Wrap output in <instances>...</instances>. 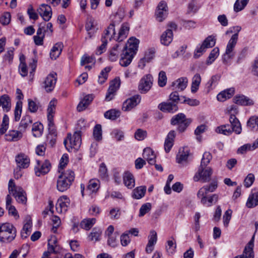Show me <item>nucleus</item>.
<instances>
[{
	"label": "nucleus",
	"mask_w": 258,
	"mask_h": 258,
	"mask_svg": "<svg viewBox=\"0 0 258 258\" xmlns=\"http://www.w3.org/2000/svg\"><path fill=\"white\" fill-rule=\"evenodd\" d=\"M167 82V77L166 73L164 71H161L159 74L158 85L160 87L165 86Z\"/></svg>",
	"instance_id": "680f3d73"
},
{
	"label": "nucleus",
	"mask_w": 258,
	"mask_h": 258,
	"mask_svg": "<svg viewBox=\"0 0 258 258\" xmlns=\"http://www.w3.org/2000/svg\"><path fill=\"white\" fill-rule=\"evenodd\" d=\"M43 130V124L40 122H35L33 124L32 131L35 137H39L42 135Z\"/></svg>",
	"instance_id": "79ce46f5"
},
{
	"label": "nucleus",
	"mask_w": 258,
	"mask_h": 258,
	"mask_svg": "<svg viewBox=\"0 0 258 258\" xmlns=\"http://www.w3.org/2000/svg\"><path fill=\"white\" fill-rule=\"evenodd\" d=\"M188 80L186 77L179 78L172 83V86L174 90L183 91L187 86Z\"/></svg>",
	"instance_id": "cd10ccee"
},
{
	"label": "nucleus",
	"mask_w": 258,
	"mask_h": 258,
	"mask_svg": "<svg viewBox=\"0 0 258 258\" xmlns=\"http://www.w3.org/2000/svg\"><path fill=\"white\" fill-rule=\"evenodd\" d=\"M2 106L4 110L8 112L10 110L11 104V99L8 95L4 94L0 97V106Z\"/></svg>",
	"instance_id": "c9c22d12"
},
{
	"label": "nucleus",
	"mask_w": 258,
	"mask_h": 258,
	"mask_svg": "<svg viewBox=\"0 0 258 258\" xmlns=\"http://www.w3.org/2000/svg\"><path fill=\"white\" fill-rule=\"evenodd\" d=\"M229 121L231 125L228 124L221 125L216 128V132L226 136H229L233 132H235L236 134H240L241 133L242 128L238 118L234 115L231 114Z\"/></svg>",
	"instance_id": "7ed1b4c3"
},
{
	"label": "nucleus",
	"mask_w": 258,
	"mask_h": 258,
	"mask_svg": "<svg viewBox=\"0 0 258 258\" xmlns=\"http://www.w3.org/2000/svg\"><path fill=\"white\" fill-rule=\"evenodd\" d=\"M201 77L200 74H196L192 79L191 91L192 93L196 92L199 89V86L201 82Z\"/></svg>",
	"instance_id": "58836bf2"
},
{
	"label": "nucleus",
	"mask_w": 258,
	"mask_h": 258,
	"mask_svg": "<svg viewBox=\"0 0 258 258\" xmlns=\"http://www.w3.org/2000/svg\"><path fill=\"white\" fill-rule=\"evenodd\" d=\"M215 43L216 39L212 36H209L204 41L203 43L207 48L213 47Z\"/></svg>",
	"instance_id": "69168bd1"
},
{
	"label": "nucleus",
	"mask_w": 258,
	"mask_h": 258,
	"mask_svg": "<svg viewBox=\"0 0 258 258\" xmlns=\"http://www.w3.org/2000/svg\"><path fill=\"white\" fill-rule=\"evenodd\" d=\"M129 31V26L127 24H123L120 29L118 34L115 35V40L118 42L122 41L125 39Z\"/></svg>",
	"instance_id": "2f4dec72"
},
{
	"label": "nucleus",
	"mask_w": 258,
	"mask_h": 258,
	"mask_svg": "<svg viewBox=\"0 0 258 258\" xmlns=\"http://www.w3.org/2000/svg\"><path fill=\"white\" fill-rule=\"evenodd\" d=\"M121 48V45L119 43L111 48L108 51L109 59L111 61H116L118 58Z\"/></svg>",
	"instance_id": "6ab92c4d"
},
{
	"label": "nucleus",
	"mask_w": 258,
	"mask_h": 258,
	"mask_svg": "<svg viewBox=\"0 0 258 258\" xmlns=\"http://www.w3.org/2000/svg\"><path fill=\"white\" fill-rule=\"evenodd\" d=\"M157 241V235L155 230H151L148 236V242L146 247V251L148 253H151L154 248V245Z\"/></svg>",
	"instance_id": "a211bd4d"
},
{
	"label": "nucleus",
	"mask_w": 258,
	"mask_h": 258,
	"mask_svg": "<svg viewBox=\"0 0 258 258\" xmlns=\"http://www.w3.org/2000/svg\"><path fill=\"white\" fill-rule=\"evenodd\" d=\"M120 111L115 109H111L104 113V117L106 118L115 120L120 116Z\"/></svg>",
	"instance_id": "49530a36"
},
{
	"label": "nucleus",
	"mask_w": 258,
	"mask_h": 258,
	"mask_svg": "<svg viewBox=\"0 0 258 258\" xmlns=\"http://www.w3.org/2000/svg\"><path fill=\"white\" fill-rule=\"evenodd\" d=\"M151 208L152 205L150 203H147L143 204L140 209L139 216H144L146 213H148L151 210Z\"/></svg>",
	"instance_id": "13d9d810"
},
{
	"label": "nucleus",
	"mask_w": 258,
	"mask_h": 258,
	"mask_svg": "<svg viewBox=\"0 0 258 258\" xmlns=\"http://www.w3.org/2000/svg\"><path fill=\"white\" fill-rule=\"evenodd\" d=\"M119 85L120 83L119 81L116 79H114L111 82L107 91L115 94V92L119 88Z\"/></svg>",
	"instance_id": "e2e57ef3"
},
{
	"label": "nucleus",
	"mask_w": 258,
	"mask_h": 258,
	"mask_svg": "<svg viewBox=\"0 0 258 258\" xmlns=\"http://www.w3.org/2000/svg\"><path fill=\"white\" fill-rule=\"evenodd\" d=\"M101 40L102 42L101 45L98 46L95 51V54L98 55H101L106 51L108 43L107 38H105L104 37H101Z\"/></svg>",
	"instance_id": "a18cd8bd"
},
{
	"label": "nucleus",
	"mask_w": 258,
	"mask_h": 258,
	"mask_svg": "<svg viewBox=\"0 0 258 258\" xmlns=\"http://www.w3.org/2000/svg\"><path fill=\"white\" fill-rule=\"evenodd\" d=\"M212 158V156L210 152H205L204 153L201 165L194 176L195 181H201L203 182H207L211 180L213 170L210 167L208 166V165Z\"/></svg>",
	"instance_id": "f257e3e1"
},
{
	"label": "nucleus",
	"mask_w": 258,
	"mask_h": 258,
	"mask_svg": "<svg viewBox=\"0 0 258 258\" xmlns=\"http://www.w3.org/2000/svg\"><path fill=\"white\" fill-rule=\"evenodd\" d=\"M219 54V50L218 47H215L210 53L207 60V64H211L214 62Z\"/></svg>",
	"instance_id": "8fccbe9b"
},
{
	"label": "nucleus",
	"mask_w": 258,
	"mask_h": 258,
	"mask_svg": "<svg viewBox=\"0 0 258 258\" xmlns=\"http://www.w3.org/2000/svg\"><path fill=\"white\" fill-rule=\"evenodd\" d=\"M176 244L175 239L173 237H171L167 241V245L166 246V250L168 252L172 254L176 249Z\"/></svg>",
	"instance_id": "603ef678"
},
{
	"label": "nucleus",
	"mask_w": 258,
	"mask_h": 258,
	"mask_svg": "<svg viewBox=\"0 0 258 258\" xmlns=\"http://www.w3.org/2000/svg\"><path fill=\"white\" fill-rule=\"evenodd\" d=\"M247 125L251 129L255 126L258 128V116H252L247 121Z\"/></svg>",
	"instance_id": "338daca9"
},
{
	"label": "nucleus",
	"mask_w": 258,
	"mask_h": 258,
	"mask_svg": "<svg viewBox=\"0 0 258 258\" xmlns=\"http://www.w3.org/2000/svg\"><path fill=\"white\" fill-rule=\"evenodd\" d=\"M16 229L13 225L9 223L2 224L0 231V241L3 242H11L16 237Z\"/></svg>",
	"instance_id": "423d86ee"
},
{
	"label": "nucleus",
	"mask_w": 258,
	"mask_h": 258,
	"mask_svg": "<svg viewBox=\"0 0 258 258\" xmlns=\"http://www.w3.org/2000/svg\"><path fill=\"white\" fill-rule=\"evenodd\" d=\"M100 187V181L97 179H91L87 187V190L90 194L96 192Z\"/></svg>",
	"instance_id": "4c0bfd02"
},
{
	"label": "nucleus",
	"mask_w": 258,
	"mask_h": 258,
	"mask_svg": "<svg viewBox=\"0 0 258 258\" xmlns=\"http://www.w3.org/2000/svg\"><path fill=\"white\" fill-rule=\"evenodd\" d=\"M256 148L255 144L251 145L249 144H245L240 147L237 150V153L240 154H244L247 151L253 150Z\"/></svg>",
	"instance_id": "5fc2aeb1"
},
{
	"label": "nucleus",
	"mask_w": 258,
	"mask_h": 258,
	"mask_svg": "<svg viewBox=\"0 0 258 258\" xmlns=\"http://www.w3.org/2000/svg\"><path fill=\"white\" fill-rule=\"evenodd\" d=\"M75 175L74 172L70 169L60 174L57 180V189L61 192L67 190L72 184Z\"/></svg>",
	"instance_id": "20e7f679"
},
{
	"label": "nucleus",
	"mask_w": 258,
	"mask_h": 258,
	"mask_svg": "<svg viewBox=\"0 0 258 258\" xmlns=\"http://www.w3.org/2000/svg\"><path fill=\"white\" fill-rule=\"evenodd\" d=\"M56 243L57 240L55 237H53L52 239H50L48 240V251L50 253H56Z\"/></svg>",
	"instance_id": "052dcab7"
},
{
	"label": "nucleus",
	"mask_w": 258,
	"mask_h": 258,
	"mask_svg": "<svg viewBox=\"0 0 258 258\" xmlns=\"http://www.w3.org/2000/svg\"><path fill=\"white\" fill-rule=\"evenodd\" d=\"M141 99V96L139 95H136L126 99L123 103L122 110L124 111H130L140 102Z\"/></svg>",
	"instance_id": "ddd939ff"
},
{
	"label": "nucleus",
	"mask_w": 258,
	"mask_h": 258,
	"mask_svg": "<svg viewBox=\"0 0 258 258\" xmlns=\"http://www.w3.org/2000/svg\"><path fill=\"white\" fill-rule=\"evenodd\" d=\"M63 44L61 42L55 43L51 48L50 52V57L52 59H56L61 53Z\"/></svg>",
	"instance_id": "7c9ffc66"
},
{
	"label": "nucleus",
	"mask_w": 258,
	"mask_h": 258,
	"mask_svg": "<svg viewBox=\"0 0 258 258\" xmlns=\"http://www.w3.org/2000/svg\"><path fill=\"white\" fill-rule=\"evenodd\" d=\"M16 162L19 168H26L29 166L30 159L26 155L20 154L16 156Z\"/></svg>",
	"instance_id": "c85d7f7f"
},
{
	"label": "nucleus",
	"mask_w": 258,
	"mask_h": 258,
	"mask_svg": "<svg viewBox=\"0 0 258 258\" xmlns=\"http://www.w3.org/2000/svg\"><path fill=\"white\" fill-rule=\"evenodd\" d=\"M102 127L100 124H96L93 129V137L96 141H99L102 140Z\"/></svg>",
	"instance_id": "3c124183"
},
{
	"label": "nucleus",
	"mask_w": 258,
	"mask_h": 258,
	"mask_svg": "<svg viewBox=\"0 0 258 258\" xmlns=\"http://www.w3.org/2000/svg\"><path fill=\"white\" fill-rule=\"evenodd\" d=\"M101 233L102 231L100 230L93 229L88 236L89 240L95 241L99 240Z\"/></svg>",
	"instance_id": "4d7b16f0"
},
{
	"label": "nucleus",
	"mask_w": 258,
	"mask_h": 258,
	"mask_svg": "<svg viewBox=\"0 0 258 258\" xmlns=\"http://www.w3.org/2000/svg\"><path fill=\"white\" fill-rule=\"evenodd\" d=\"M191 122V119L186 118L185 115L183 113H178L174 116L171 120V123L172 125H178V131L180 132H184Z\"/></svg>",
	"instance_id": "1a4fd4ad"
},
{
	"label": "nucleus",
	"mask_w": 258,
	"mask_h": 258,
	"mask_svg": "<svg viewBox=\"0 0 258 258\" xmlns=\"http://www.w3.org/2000/svg\"><path fill=\"white\" fill-rule=\"evenodd\" d=\"M111 71L109 67H106L102 70L98 76V83L100 84H103L108 78V74Z\"/></svg>",
	"instance_id": "37998d69"
},
{
	"label": "nucleus",
	"mask_w": 258,
	"mask_h": 258,
	"mask_svg": "<svg viewBox=\"0 0 258 258\" xmlns=\"http://www.w3.org/2000/svg\"><path fill=\"white\" fill-rule=\"evenodd\" d=\"M123 181L125 186L128 189H132L135 186V179L134 175L130 172L126 171L123 176Z\"/></svg>",
	"instance_id": "5701e85b"
},
{
	"label": "nucleus",
	"mask_w": 258,
	"mask_h": 258,
	"mask_svg": "<svg viewBox=\"0 0 258 258\" xmlns=\"http://www.w3.org/2000/svg\"><path fill=\"white\" fill-rule=\"evenodd\" d=\"M175 137V133L174 131H171L168 134L164 143V150L166 153H168L172 147Z\"/></svg>",
	"instance_id": "a878e982"
},
{
	"label": "nucleus",
	"mask_w": 258,
	"mask_h": 258,
	"mask_svg": "<svg viewBox=\"0 0 258 258\" xmlns=\"http://www.w3.org/2000/svg\"><path fill=\"white\" fill-rule=\"evenodd\" d=\"M147 188L142 185L135 188L132 192V197L134 199L139 200L145 196Z\"/></svg>",
	"instance_id": "473e14b6"
},
{
	"label": "nucleus",
	"mask_w": 258,
	"mask_h": 258,
	"mask_svg": "<svg viewBox=\"0 0 258 258\" xmlns=\"http://www.w3.org/2000/svg\"><path fill=\"white\" fill-rule=\"evenodd\" d=\"M139 40L134 37L130 38L125 46L122 47V52L120 54V64L124 67L128 66L132 61L134 56L138 50Z\"/></svg>",
	"instance_id": "f03ea898"
},
{
	"label": "nucleus",
	"mask_w": 258,
	"mask_h": 258,
	"mask_svg": "<svg viewBox=\"0 0 258 258\" xmlns=\"http://www.w3.org/2000/svg\"><path fill=\"white\" fill-rule=\"evenodd\" d=\"M189 156V151L187 148H183L179 150L176 155V161L178 163L181 164L187 161Z\"/></svg>",
	"instance_id": "f704fd0d"
},
{
	"label": "nucleus",
	"mask_w": 258,
	"mask_h": 258,
	"mask_svg": "<svg viewBox=\"0 0 258 258\" xmlns=\"http://www.w3.org/2000/svg\"><path fill=\"white\" fill-rule=\"evenodd\" d=\"M153 80V77L150 74L147 75L141 79L138 86L141 93H146L150 90L152 85Z\"/></svg>",
	"instance_id": "9b49d317"
},
{
	"label": "nucleus",
	"mask_w": 258,
	"mask_h": 258,
	"mask_svg": "<svg viewBox=\"0 0 258 258\" xmlns=\"http://www.w3.org/2000/svg\"><path fill=\"white\" fill-rule=\"evenodd\" d=\"M96 220L95 218H87L83 220L81 223V227L86 230H90L94 224L96 223Z\"/></svg>",
	"instance_id": "ea45409f"
},
{
	"label": "nucleus",
	"mask_w": 258,
	"mask_h": 258,
	"mask_svg": "<svg viewBox=\"0 0 258 258\" xmlns=\"http://www.w3.org/2000/svg\"><path fill=\"white\" fill-rule=\"evenodd\" d=\"M22 101H18L16 103L14 110V119L16 121H19L20 119L22 110Z\"/></svg>",
	"instance_id": "c03bdc74"
},
{
	"label": "nucleus",
	"mask_w": 258,
	"mask_h": 258,
	"mask_svg": "<svg viewBox=\"0 0 258 258\" xmlns=\"http://www.w3.org/2000/svg\"><path fill=\"white\" fill-rule=\"evenodd\" d=\"M14 48L13 47L9 48L4 55V60L11 64L14 58Z\"/></svg>",
	"instance_id": "864d4df0"
},
{
	"label": "nucleus",
	"mask_w": 258,
	"mask_h": 258,
	"mask_svg": "<svg viewBox=\"0 0 258 258\" xmlns=\"http://www.w3.org/2000/svg\"><path fill=\"white\" fill-rule=\"evenodd\" d=\"M254 235L251 240L245 245L242 254H240L243 258H254V253L253 251L254 247Z\"/></svg>",
	"instance_id": "f3484780"
},
{
	"label": "nucleus",
	"mask_w": 258,
	"mask_h": 258,
	"mask_svg": "<svg viewBox=\"0 0 258 258\" xmlns=\"http://www.w3.org/2000/svg\"><path fill=\"white\" fill-rule=\"evenodd\" d=\"M249 0H236L234 5V11L238 12L242 10L247 5Z\"/></svg>",
	"instance_id": "de8ad7c7"
},
{
	"label": "nucleus",
	"mask_w": 258,
	"mask_h": 258,
	"mask_svg": "<svg viewBox=\"0 0 258 258\" xmlns=\"http://www.w3.org/2000/svg\"><path fill=\"white\" fill-rule=\"evenodd\" d=\"M80 131H76L73 136L71 134H68L67 137L64 139L63 144L66 149L69 152L77 151L81 144V134Z\"/></svg>",
	"instance_id": "39448f33"
},
{
	"label": "nucleus",
	"mask_w": 258,
	"mask_h": 258,
	"mask_svg": "<svg viewBox=\"0 0 258 258\" xmlns=\"http://www.w3.org/2000/svg\"><path fill=\"white\" fill-rule=\"evenodd\" d=\"M32 224L31 220H29L24 224L21 233L23 238H26L30 235L31 231Z\"/></svg>",
	"instance_id": "a19ab883"
},
{
	"label": "nucleus",
	"mask_w": 258,
	"mask_h": 258,
	"mask_svg": "<svg viewBox=\"0 0 258 258\" xmlns=\"http://www.w3.org/2000/svg\"><path fill=\"white\" fill-rule=\"evenodd\" d=\"M56 74H50L45 78L43 82V87L46 91L49 92L54 88L56 82Z\"/></svg>",
	"instance_id": "2eb2a0df"
},
{
	"label": "nucleus",
	"mask_w": 258,
	"mask_h": 258,
	"mask_svg": "<svg viewBox=\"0 0 258 258\" xmlns=\"http://www.w3.org/2000/svg\"><path fill=\"white\" fill-rule=\"evenodd\" d=\"M172 30L167 29L160 36V42L162 45L168 46L173 40Z\"/></svg>",
	"instance_id": "412c9836"
},
{
	"label": "nucleus",
	"mask_w": 258,
	"mask_h": 258,
	"mask_svg": "<svg viewBox=\"0 0 258 258\" xmlns=\"http://www.w3.org/2000/svg\"><path fill=\"white\" fill-rule=\"evenodd\" d=\"M51 164L47 160L42 162L39 160L37 161V165L35 166L34 170L37 176L44 175L50 171Z\"/></svg>",
	"instance_id": "9d476101"
},
{
	"label": "nucleus",
	"mask_w": 258,
	"mask_h": 258,
	"mask_svg": "<svg viewBox=\"0 0 258 258\" xmlns=\"http://www.w3.org/2000/svg\"><path fill=\"white\" fill-rule=\"evenodd\" d=\"M102 37H104L105 38H107V40H111L112 39L115 40V25L113 23H111L108 26L107 28L105 30Z\"/></svg>",
	"instance_id": "72a5a7b5"
},
{
	"label": "nucleus",
	"mask_w": 258,
	"mask_h": 258,
	"mask_svg": "<svg viewBox=\"0 0 258 258\" xmlns=\"http://www.w3.org/2000/svg\"><path fill=\"white\" fill-rule=\"evenodd\" d=\"M258 205V191L251 193L246 202V206L251 208Z\"/></svg>",
	"instance_id": "e433bc0d"
},
{
	"label": "nucleus",
	"mask_w": 258,
	"mask_h": 258,
	"mask_svg": "<svg viewBox=\"0 0 258 258\" xmlns=\"http://www.w3.org/2000/svg\"><path fill=\"white\" fill-rule=\"evenodd\" d=\"M238 40V34H234L227 45L226 51L223 56V61L225 64H229L235 55L234 47Z\"/></svg>",
	"instance_id": "6e6552de"
},
{
	"label": "nucleus",
	"mask_w": 258,
	"mask_h": 258,
	"mask_svg": "<svg viewBox=\"0 0 258 258\" xmlns=\"http://www.w3.org/2000/svg\"><path fill=\"white\" fill-rule=\"evenodd\" d=\"M119 85L120 83L119 81L116 79H114L111 82L107 91L115 94V92L119 88Z\"/></svg>",
	"instance_id": "0e129e2a"
},
{
	"label": "nucleus",
	"mask_w": 258,
	"mask_h": 258,
	"mask_svg": "<svg viewBox=\"0 0 258 258\" xmlns=\"http://www.w3.org/2000/svg\"><path fill=\"white\" fill-rule=\"evenodd\" d=\"M70 204V199L67 196H63L60 197L57 200L55 206L57 213H63L66 212Z\"/></svg>",
	"instance_id": "4468645a"
},
{
	"label": "nucleus",
	"mask_w": 258,
	"mask_h": 258,
	"mask_svg": "<svg viewBox=\"0 0 258 258\" xmlns=\"http://www.w3.org/2000/svg\"><path fill=\"white\" fill-rule=\"evenodd\" d=\"M9 118L8 116L6 114L4 115L3 118L2 124L0 128V133L1 134H4L8 130L9 126Z\"/></svg>",
	"instance_id": "bf43d9fd"
},
{
	"label": "nucleus",
	"mask_w": 258,
	"mask_h": 258,
	"mask_svg": "<svg viewBox=\"0 0 258 258\" xmlns=\"http://www.w3.org/2000/svg\"><path fill=\"white\" fill-rule=\"evenodd\" d=\"M220 78V76L219 75H216L213 76L210 80L207 83V87L209 89H211L213 87H215L217 84L218 81H219Z\"/></svg>",
	"instance_id": "6e6d98bb"
},
{
	"label": "nucleus",
	"mask_w": 258,
	"mask_h": 258,
	"mask_svg": "<svg viewBox=\"0 0 258 258\" xmlns=\"http://www.w3.org/2000/svg\"><path fill=\"white\" fill-rule=\"evenodd\" d=\"M37 12L45 21H48L51 18V8L48 5L41 4L37 9Z\"/></svg>",
	"instance_id": "dca6fc26"
},
{
	"label": "nucleus",
	"mask_w": 258,
	"mask_h": 258,
	"mask_svg": "<svg viewBox=\"0 0 258 258\" xmlns=\"http://www.w3.org/2000/svg\"><path fill=\"white\" fill-rule=\"evenodd\" d=\"M8 189L9 193L12 194L18 203L23 204L26 203L27 197L25 191L21 187L17 186L13 179H10L9 182Z\"/></svg>",
	"instance_id": "0eeeda50"
},
{
	"label": "nucleus",
	"mask_w": 258,
	"mask_h": 258,
	"mask_svg": "<svg viewBox=\"0 0 258 258\" xmlns=\"http://www.w3.org/2000/svg\"><path fill=\"white\" fill-rule=\"evenodd\" d=\"M23 133L19 130V131L12 130L5 135V139L8 141L16 142L21 139Z\"/></svg>",
	"instance_id": "4be33fe9"
},
{
	"label": "nucleus",
	"mask_w": 258,
	"mask_h": 258,
	"mask_svg": "<svg viewBox=\"0 0 258 258\" xmlns=\"http://www.w3.org/2000/svg\"><path fill=\"white\" fill-rule=\"evenodd\" d=\"M111 135L118 141H121L124 138L123 132L118 129L114 130L111 133Z\"/></svg>",
	"instance_id": "774afa93"
},
{
	"label": "nucleus",
	"mask_w": 258,
	"mask_h": 258,
	"mask_svg": "<svg viewBox=\"0 0 258 258\" xmlns=\"http://www.w3.org/2000/svg\"><path fill=\"white\" fill-rule=\"evenodd\" d=\"M32 123V119L31 116L29 115H25L24 116L21 120L18 129L23 133L26 129L29 127Z\"/></svg>",
	"instance_id": "c756f323"
},
{
	"label": "nucleus",
	"mask_w": 258,
	"mask_h": 258,
	"mask_svg": "<svg viewBox=\"0 0 258 258\" xmlns=\"http://www.w3.org/2000/svg\"><path fill=\"white\" fill-rule=\"evenodd\" d=\"M143 156L150 164L153 165L155 164L156 156L154 152L150 148H146L144 150Z\"/></svg>",
	"instance_id": "bb28decb"
},
{
	"label": "nucleus",
	"mask_w": 258,
	"mask_h": 258,
	"mask_svg": "<svg viewBox=\"0 0 258 258\" xmlns=\"http://www.w3.org/2000/svg\"><path fill=\"white\" fill-rule=\"evenodd\" d=\"M233 100L235 103L241 105L250 106L254 104L252 100L243 95H236Z\"/></svg>",
	"instance_id": "393cba45"
},
{
	"label": "nucleus",
	"mask_w": 258,
	"mask_h": 258,
	"mask_svg": "<svg viewBox=\"0 0 258 258\" xmlns=\"http://www.w3.org/2000/svg\"><path fill=\"white\" fill-rule=\"evenodd\" d=\"M235 93V89L234 88H230L227 89L220 93L217 96V100L221 102H224L228 99L231 98Z\"/></svg>",
	"instance_id": "b1692460"
},
{
	"label": "nucleus",
	"mask_w": 258,
	"mask_h": 258,
	"mask_svg": "<svg viewBox=\"0 0 258 258\" xmlns=\"http://www.w3.org/2000/svg\"><path fill=\"white\" fill-rule=\"evenodd\" d=\"M208 192L205 186L201 188L198 192L197 197L199 199H201V203L202 204H207V197L206 196Z\"/></svg>",
	"instance_id": "09e8293b"
},
{
	"label": "nucleus",
	"mask_w": 258,
	"mask_h": 258,
	"mask_svg": "<svg viewBox=\"0 0 258 258\" xmlns=\"http://www.w3.org/2000/svg\"><path fill=\"white\" fill-rule=\"evenodd\" d=\"M168 14V7L165 1H161L158 4L155 15L156 19L159 22H162L167 17Z\"/></svg>",
	"instance_id": "f8f14e48"
},
{
	"label": "nucleus",
	"mask_w": 258,
	"mask_h": 258,
	"mask_svg": "<svg viewBox=\"0 0 258 258\" xmlns=\"http://www.w3.org/2000/svg\"><path fill=\"white\" fill-rule=\"evenodd\" d=\"M158 108L163 112L173 113L178 110L176 103L171 102H162L159 104Z\"/></svg>",
	"instance_id": "aec40b11"
}]
</instances>
